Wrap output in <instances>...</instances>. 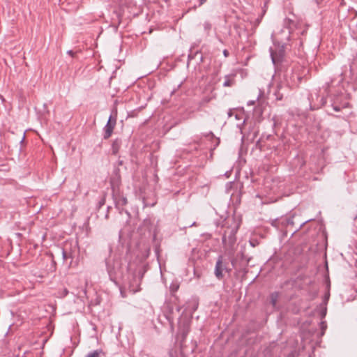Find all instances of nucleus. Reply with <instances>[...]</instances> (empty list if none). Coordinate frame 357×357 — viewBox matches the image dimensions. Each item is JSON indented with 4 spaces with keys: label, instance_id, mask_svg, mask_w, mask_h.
Returning a JSON list of instances; mask_svg holds the SVG:
<instances>
[{
    "label": "nucleus",
    "instance_id": "nucleus-7",
    "mask_svg": "<svg viewBox=\"0 0 357 357\" xmlns=\"http://www.w3.org/2000/svg\"><path fill=\"white\" fill-rule=\"evenodd\" d=\"M102 354V351L101 349L95 350L89 353L86 357H100Z\"/></svg>",
    "mask_w": 357,
    "mask_h": 357
},
{
    "label": "nucleus",
    "instance_id": "nucleus-11",
    "mask_svg": "<svg viewBox=\"0 0 357 357\" xmlns=\"http://www.w3.org/2000/svg\"><path fill=\"white\" fill-rule=\"evenodd\" d=\"M67 53L72 57H75L76 55V52H73V50H69Z\"/></svg>",
    "mask_w": 357,
    "mask_h": 357
},
{
    "label": "nucleus",
    "instance_id": "nucleus-12",
    "mask_svg": "<svg viewBox=\"0 0 357 357\" xmlns=\"http://www.w3.org/2000/svg\"><path fill=\"white\" fill-rule=\"evenodd\" d=\"M333 109L336 112H339L340 111L341 108L339 107V106H337L335 105H333Z\"/></svg>",
    "mask_w": 357,
    "mask_h": 357
},
{
    "label": "nucleus",
    "instance_id": "nucleus-3",
    "mask_svg": "<svg viewBox=\"0 0 357 357\" xmlns=\"http://www.w3.org/2000/svg\"><path fill=\"white\" fill-rule=\"evenodd\" d=\"M115 126H116V119H112V116H110L109 118V120H108L107 124L105 125V126L104 127V129H103L104 130L103 137L105 139H107L112 136L114 129L115 128Z\"/></svg>",
    "mask_w": 357,
    "mask_h": 357
},
{
    "label": "nucleus",
    "instance_id": "nucleus-15",
    "mask_svg": "<svg viewBox=\"0 0 357 357\" xmlns=\"http://www.w3.org/2000/svg\"><path fill=\"white\" fill-rule=\"evenodd\" d=\"M128 268L129 270H130V269L132 268V265H131V264H128Z\"/></svg>",
    "mask_w": 357,
    "mask_h": 357
},
{
    "label": "nucleus",
    "instance_id": "nucleus-10",
    "mask_svg": "<svg viewBox=\"0 0 357 357\" xmlns=\"http://www.w3.org/2000/svg\"><path fill=\"white\" fill-rule=\"evenodd\" d=\"M357 64V58L354 59L353 62L351 63V66H350V69H351V72H354V66L355 65Z\"/></svg>",
    "mask_w": 357,
    "mask_h": 357
},
{
    "label": "nucleus",
    "instance_id": "nucleus-17",
    "mask_svg": "<svg viewBox=\"0 0 357 357\" xmlns=\"http://www.w3.org/2000/svg\"><path fill=\"white\" fill-rule=\"evenodd\" d=\"M25 354H26V355H29V354H31V353H30V352H27V353H26Z\"/></svg>",
    "mask_w": 357,
    "mask_h": 357
},
{
    "label": "nucleus",
    "instance_id": "nucleus-1",
    "mask_svg": "<svg viewBox=\"0 0 357 357\" xmlns=\"http://www.w3.org/2000/svg\"><path fill=\"white\" fill-rule=\"evenodd\" d=\"M63 258L68 267L73 266V259L78 256L79 248L77 242L66 241L63 248Z\"/></svg>",
    "mask_w": 357,
    "mask_h": 357
},
{
    "label": "nucleus",
    "instance_id": "nucleus-4",
    "mask_svg": "<svg viewBox=\"0 0 357 357\" xmlns=\"http://www.w3.org/2000/svg\"><path fill=\"white\" fill-rule=\"evenodd\" d=\"M178 330L181 333L183 338H185L190 331V321L188 319L181 320L178 324Z\"/></svg>",
    "mask_w": 357,
    "mask_h": 357
},
{
    "label": "nucleus",
    "instance_id": "nucleus-2",
    "mask_svg": "<svg viewBox=\"0 0 357 357\" xmlns=\"http://www.w3.org/2000/svg\"><path fill=\"white\" fill-rule=\"evenodd\" d=\"M224 271L229 273L231 271V269L229 268L226 264H223V258L222 256H220L216 261L214 273L215 277L218 280H222L223 278Z\"/></svg>",
    "mask_w": 357,
    "mask_h": 357
},
{
    "label": "nucleus",
    "instance_id": "nucleus-5",
    "mask_svg": "<svg viewBox=\"0 0 357 357\" xmlns=\"http://www.w3.org/2000/svg\"><path fill=\"white\" fill-rule=\"evenodd\" d=\"M235 74L227 75L225 77V82L223 83V86L225 87H230L232 86L235 83Z\"/></svg>",
    "mask_w": 357,
    "mask_h": 357
},
{
    "label": "nucleus",
    "instance_id": "nucleus-9",
    "mask_svg": "<svg viewBox=\"0 0 357 357\" xmlns=\"http://www.w3.org/2000/svg\"><path fill=\"white\" fill-rule=\"evenodd\" d=\"M203 26H204V29L205 31L206 32V34L208 35L210 33V31L212 28L211 23L209 22H205L204 23Z\"/></svg>",
    "mask_w": 357,
    "mask_h": 357
},
{
    "label": "nucleus",
    "instance_id": "nucleus-16",
    "mask_svg": "<svg viewBox=\"0 0 357 357\" xmlns=\"http://www.w3.org/2000/svg\"><path fill=\"white\" fill-rule=\"evenodd\" d=\"M273 305H275V301H273Z\"/></svg>",
    "mask_w": 357,
    "mask_h": 357
},
{
    "label": "nucleus",
    "instance_id": "nucleus-8",
    "mask_svg": "<svg viewBox=\"0 0 357 357\" xmlns=\"http://www.w3.org/2000/svg\"><path fill=\"white\" fill-rule=\"evenodd\" d=\"M116 202L117 205L123 206H125L127 204L128 202H127V199L126 197H119L116 200Z\"/></svg>",
    "mask_w": 357,
    "mask_h": 357
},
{
    "label": "nucleus",
    "instance_id": "nucleus-6",
    "mask_svg": "<svg viewBox=\"0 0 357 357\" xmlns=\"http://www.w3.org/2000/svg\"><path fill=\"white\" fill-rule=\"evenodd\" d=\"M121 145V141L119 139H116L112 144V153L116 155L118 153Z\"/></svg>",
    "mask_w": 357,
    "mask_h": 357
},
{
    "label": "nucleus",
    "instance_id": "nucleus-13",
    "mask_svg": "<svg viewBox=\"0 0 357 357\" xmlns=\"http://www.w3.org/2000/svg\"><path fill=\"white\" fill-rule=\"evenodd\" d=\"M224 56L227 57L229 56V52L227 50L223 51Z\"/></svg>",
    "mask_w": 357,
    "mask_h": 357
},
{
    "label": "nucleus",
    "instance_id": "nucleus-14",
    "mask_svg": "<svg viewBox=\"0 0 357 357\" xmlns=\"http://www.w3.org/2000/svg\"><path fill=\"white\" fill-rule=\"evenodd\" d=\"M207 0H199V6L203 5L206 2Z\"/></svg>",
    "mask_w": 357,
    "mask_h": 357
}]
</instances>
